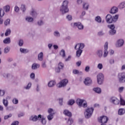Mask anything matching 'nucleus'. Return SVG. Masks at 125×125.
<instances>
[{"label":"nucleus","mask_w":125,"mask_h":125,"mask_svg":"<svg viewBox=\"0 0 125 125\" xmlns=\"http://www.w3.org/2000/svg\"><path fill=\"white\" fill-rule=\"evenodd\" d=\"M39 67H40V64L34 63L32 64L31 69L32 70H37Z\"/></svg>","instance_id":"412c9836"},{"label":"nucleus","mask_w":125,"mask_h":125,"mask_svg":"<svg viewBox=\"0 0 125 125\" xmlns=\"http://www.w3.org/2000/svg\"><path fill=\"white\" fill-rule=\"evenodd\" d=\"M42 68H43L44 69L46 68L47 66H46V63H45V62H42Z\"/></svg>","instance_id":"e2e57ef3"},{"label":"nucleus","mask_w":125,"mask_h":125,"mask_svg":"<svg viewBox=\"0 0 125 125\" xmlns=\"http://www.w3.org/2000/svg\"><path fill=\"white\" fill-rule=\"evenodd\" d=\"M66 19L68 20V21H71V20H72L73 19L72 16H71L70 15H68L66 16Z\"/></svg>","instance_id":"052dcab7"},{"label":"nucleus","mask_w":125,"mask_h":125,"mask_svg":"<svg viewBox=\"0 0 125 125\" xmlns=\"http://www.w3.org/2000/svg\"><path fill=\"white\" fill-rule=\"evenodd\" d=\"M93 111H94V109L93 107L87 108L85 109L84 115L86 119H89L92 116Z\"/></svg>","instance_id":"7ed1b4c3"},{"label":"nucleus","mask_w":125,"mask_h":125,"mask_svg":"<svg viewBox=\"0 0 125 125\" xmlns=\"http://www.w3.org/2000/svg\"><path fill=\"white\" fill-rule=\"evenodd\" d=\"M104 55H103L104 58H106L108 56V42H106L104 46Z\"/></svg>","instance_id":"9b49d317"},{"label":"nucleus","mask_w":125,"mask_h":125,"mask_svg":"<svg viewBox=\"0 0 125 125\" xmlns=\"http://www.w3.org/2000/svg\"><path fill=\"white\" fill-rule=\"evenodd\" d=\"M83 83L85 85L89 86L92 83V81L89 77H87L84 79Z\"/></svg>","instance_id":"4468645a"},{"label":"nucleus","mask_w":125,"mask_h":125,"mask_svg":"<svg viewBox=\"0 0 125 125\" xmlns=\"http://www.w3.org/2000/svg\"><path fill=\"white\" fill-rule=\"evenodd\" d=\"M56 84V83L53 81H50L48 83V86L49 87H53L54 85H55Z\"/></svg>","instance_id":"bb28decb"},{"label":"nucleus","mask_w":125,"mask_h":125,"mask_svg":"<svg viewBox=\"0 0 125 125\" xmlns=\"http://www.w3.org/2000/svg\"><path fill=\"white\" fill-rule=\"evenodd\" d=\"M120 104L123 106H125V101L124 99H121L120 100Z\"/></svg>","instance_id":"13d9d810"},{"label":"nucleus","mask_w":125,"mask_h":125,"mask_svg":"<svg viewBox=\"0 0 125 125\" xmlns=\"http://www.w3.org/2000/svg\"><path fill=\"white\" fill-rule=\"evenodd\" d=\"M20 52H21V53H23V54H26V53H29L30 51L28 49L21 48L20 49Z\"/></svg>","instance_id":"aec40b11"},{"label":"nucleus","mask_w":125,"mask_h":125,"mask_svg":"<svg viewBox=\"0 0 125 125\" xmlns=\"http://www.w3.org/2000/svg\"><path fill=\"white\" fill-rule=\"evenodd\" d=\"M53 35L55 38H60V32H59V31L58 30H56L54 32Z\"/></svg>","instance_id":"a878e982"},{"label":"nucleus","mask_w":125,"mask_h":125,"mask_svg":"<svg viewBox=\"0 0 125 125\" xmlns=\"http://www.w3.org/2000/svg\"><path fill=\"white\" fill-rule=\"evenodd\" d=\"M125 43V41L124 39H119L117 41L116 43V47H122Z\"/></svg>","instance_id":"f8f14e48"},{"label":"nucleus","mask_w":125,"mask_h":125,"mask_svg":"<svg viewBox=\"0 0 125 125\" xmlns=\"http://www.w3.org/2000/svg\"><path fill=\"white\" fill-rule=\"evenodd\" d=\"M2 103L5 108L8 106V101L7 100L3 99L2 100Z\"/></svg>","instance_id":"c756f323"},{"label":"nucleus","mask_w":125,"mask_h":125,"mask_svg":"<svg viewBox=\"0 0 125 125\" xmlns=\"http://www.w3.org/2000/svg\"><path fill=\"white\" fill-rule=\"evenodd\" d=\"M48 113L50 114H54V113H53V109L52 108H49L48 109Z\"/></svg>","instance_id":"680f3d73"},{"label":"nucleus","mask_w":125,"mask_h":125,"mask_svg":"<svg viewBox=\"0 0 125 125\" xmlns=\"http://www.w3.org/2000/svg\"><path fill=\"white\" fill-rule=\"evenodd\" d=\"M74 27H77L79 30H83V25L80 22L74 23Z\"/></svg>","instance_id":"ddd939ff"},{"label":"nucleus","mask_w":125,"mask_h":125,"mask_svg":"<svg viewBox=\"0 0 125 125\" xmlns=\"http://www.w3.org/2000/svg\"><path fill=\"white\" fill-rule=\"evenodd\" d=\"M83 53V50H81L78 49V50L76 51V57H80L82 54Z\"/></svg>","instance_id":"7c9ffc66"},{"label":"nucleus","mask_w":125,"mask_h":125,"mask_svg":"<svg viewBox=\"0 0 125 125\" xmlns=\"http://www.w3.org/2000/svg\"><path fill=\"white\" fill-rule=\"evenodd\" d=\"M97 79L98 84H102L104 82V75L102 73H99L97 76Z\"/></svg>","instance_id":"423d86ee"},{"label":"nucleus","mask_w":125,"mask_h":125,"mask_svg":"<svg viewBox=\"0 0 125 125\" xmlns=\"http://www.w3.org/2000/svg\"><path fill=\"white\" fill-rule=\"evenodd\" d=\"M109 102L114 105H119V104H120V100L115 97H110Z\"/></svg>","instance_id":"0eeeda50"},{"label":"nucleus","mask_w":125,"mask_h":125,"mask_svg":"<svg viewBox=\"0 0 125 125\" xmlns=\"http://www.w3.org/2000/svg\"><path fill=\"white\" fill-rule=\"evenodd\" d=\"M79 73H80V72L77 69H74L73 70V73L74 75H77V74H79Z\"/></svg>","instance_id":"0e129e2a"},{"label":"nucleus","mask_w":125,"mask_h":125,"mask_svg":"<svg viewBox=\"0 0 125 125\" xmlns=\"http://www.w3.org/2000/svg\"><path fill=\"white\" fill-rule=\"evenodd\" d=\"M30 15H31L32 17H34L35 18H36V17L38 16V13H37L35 9H32L30 13Z\"/></svg>","instance_id":"f3484780"},{"label":"nucleus","mask_w":125,"mask_h":125,"mask_svg":"<svg viewBox=\"0 0 125 125\" xmlns=\"http://www.w3.org/2000/svg\"><path fill=\"white\" fill-rule=\"evenodd\" d=\"M10 24V19H7L4 21V25L5 26H8V25Z\"/></svg>","instance_id":"37998d69"},{"label":"nucleus","mask_w":125,"mask_h":125,"mask_svg":"<svg viewBox=\"0 0 125 125\" xmlns=\"http://www.w3.org/2000/svg\"><path fill=\"white\" fill-rule=\"evenodd\" d=\"M5 12H8L10 10V6L6 5L4 7Z\"/></svg>","instance_id":"79ce46f5"},{"label":"nucleus","mask_w":125,"mask_h":125,"mask_svg":"<svg viewBox=\"0 0 125 125\" xmlns=\"http://www.w3.org/2000/svg\"><path fill=\"white\" fill-rule=\"evenodd\" d=\"M105 35V33L103 31V30H101L98 32V35L99 36V37H102V36H104Z\"/></svg>","instance_id":"49530a36"},{"label":"nucleus","mask_w":125,"mask_h":125,"mask_svg":"<svg viewBox=\"0 0 125 125\" xmlns=\"http://www.w3.org/2000/svg\"><path fill=\"white\" fill-rule=\"evenodd\" d=\"M58 68H59L61 70H62L64 68V63L62 62H60L58 64Z\"/></svg>","instance_id":"a19ab883"},{"label":"nucleus","mask_w":125,"mask_h":125,"mask_svg":"<svg viewBox=\"0 0 125 125\" xmlns=\"http://www.w3.org/2000/svg\"><path fill=\"white\" fill-rule=\"evenodd\" d=\"M67 83H68V80L67 79H63L58 84V87L59 88L61 87H64V86H66L67 85Z\"/></svg>","instance_id":"6e6552de"},{"label":"nucleus","mask_w":125,"mask_h":125,"mask_svg":"<svg viewBox=\"0 0 125 125\" xmlns=\"http://www.w3.org/2000/svg\"><path fill=\"white\" fill-rule=\"evenodd\" d=\"M31 87H32V83L29 82L26 86H25L23 87V88L24 89H26V90H28L30 89V88H31Z\"/></svg>","instance_id":"2f4dec72"},{"label":"nucleus","mask_w":125,"mask_h":125,"mask_svg":"<svg viewBox=\"0 0 125 125\" xmlns=\"http://www.w3.org/2000/svg\"><path fill=\"white\" fill-rule=\"evenodd\" d=\"M118 115H119V116H123V115H125V108H120L118 110Z\"/></svg>","instance_id":"4be33fe9"},{"label":"nucleus","mask_w":125,"mask_h":125,"mask_svg":"<svg viewBox=\"0 0 125 125\" xmlns=\"http://www.w3.org/2000/svg\"><path fill=\"white\" fill-rule=\"evenodd\" d=\"M118 10V9L117 8V7L114 6L111 8V9L109 11V13H110L111 14H115V13H117Z\"/></svg>","instance_id":"dca6fc26"},{"label":"nucleus","mask_w":125,"mask_h":125,"mask_svg":"<svg viewBox=\"0 0 125 125\" xmlns=\"http://www.w3.org/2000/svg\"><path fill=\"white\" fill-rule=\"evenodd\" d=\"M4 94H5V91H4V90H2L0 89V97H2V96H4Z\"/></svg>","instance_id":"ea45409f"},{"label":"nucleus","mask_w":125,"mask_h":125,"mask_svg":"<svg viewBox=\"0 0 125 125\" xmlns=\"http://www.w3.org/2000/svg\"><path fill=\"white\" fill-rule=\"evenodd\" d=\"M84 102V100L81 99H77L76 101V103L78 105L79 107H81L83 106V103Z\"/></svg>","instance_id":"2eb2a0df"},{"label":"nucleus","mask_w":125,"mask_h":125,"mask_svg":"<svg viewBox=\"0 0 125 125\" xmlns=\"http://www.w3.org/2000/svg\"><path fill=\"white\" fill-rule=\"evenodd\" d=\"M12 102L13 103V104H18L19 101H18V99H16V98H14L12 100Z\"/></svg>","instance_id":"864d4df0"},{"label":"nucleus","mask_w":125,"mask_h":125,"mask_svg":"<svg viewBox=\"0 0 125 125\" xmlns=\"http://www.w3.org/2000/svg\"><path fill=\"white\" fill-rule=\"evenodd\" d=\"M115 63V60L114 59H111L109 60V63L112 64Z\"/></svg>","instance_id":"69168bd1"},{"label":"nucleus","mask_w":125,"mask_h":125,"mask_svg":"<svg viewBox=\"0 0 125 125\" xmlns=\"http://www.w3.org/2000/svg\"><path fill=\"white\" fill-rule=\"evenodd\" d=\"M4 15V11L2 8H0V17H2Z\"/></svg>","instance_id":"c03bdc74"},{"label":"nucleus","mask_w":125,"mask_h":125,"mask_svg":"<svg viewBox=\"0 0 125 125\" xmlns=\"http://www.w3.org/2000/svg\"><path fill=\"white\" fill-rule=\"evenodd\" d=\"M25 21L27 22H33L34 21V19H33V18L31 17H26L25 18Z\"/></svg>","instance_id":"72a5a7b5"},{"label":"nucleus","mask_w":125,"mask_h":125,"mask_svg":"<svg viewBox=\"0 0 125 125\" xmlns=\"http://www.w3.org/2000/svg\"><path fill=\"white\" fill-rule=\"evenodd\" d=\"M6 109L7 111H12V110H13V106H7L6 107Z\"/></svg>","instance_id":"6e6d98bb"},{"label":"nucleus","mask_w":125,"mask_h":125,"mask_svg":"<svg viewBox=\"0 0 125 125\" xmlns=\"http://www.w3.org/2000/svg\"><path fill=\"white\" fill-rule=\"evenodd\" d=\"M37 24L38 26H42L44 24V22L42 20H40L37 22Z\"/></svg>","instance_id":"a18cd8bd"},{"label":"nucleus","mask_w":125,"mask_h":125,"mask_svg":"<svg viewBox=\"0 0 125 125\" xmlns=\"http://www.w3.org/2000/svg\"><path fill=\"white\" fill-rule=\"evenodd\" d=\"M88 6H89V5L87 3H84L83 4V8L84 9H86V10H88Z\"/></svg>","instance_id":"58836bf2"},{"label":"nucleus","mask_w":125,"mask_h":125,"mask_svg":"<svg viewBox=\"0 0 125 125\" xmlns=\"http://www.w3.org/2000/svg\"><path fill=\"white\" fill-rule=\"evenodd\" d=\"M89 70H90V67L89 66L87 65L86 66H85V71L86 72H89Z\"/></svg>","instance_id":"bf43d9fd"},{"label":"nucleus","mask_w":125,"mask_h":125,"mask_svg":"<svg viewBox=\"0 0 125 125\" xmlns=\"http://www.w3.org/2000/svg\"><path fill=\"white\" fill-rule=\"evenodd\" d=\"M10 51V47L7 46L5 47L4 49V53L6 54L7 53H8Z\"/></svg>","instance_id":"e433bc0d"},{"label":"nucleus","mask_w":125,"mask_h":125,"mask_svg":"<svg viewBox=\"0 0 125 125\" xmlns=\"http://www.w3.org/2000/svg\"><path fill=\"white\" fill-rule=\"evenodd\" d=\"M61 68H59V67H57V68H56V69H55V72H56V73H60V71H61Z\"/></svg>","instance_id":"774afa93"},{"label":"nucleus","mask_w":125,"mask_h":125,"mask_svg":"<svg viewBox=\"0 0 125 125\" xmlns=\"http://www.w3.org/2000/svg\"><path fill=\"white\" fill-rule=\"evenodd\" d=\"M68 4H69V1L64 0L62 2V5L60 7V11L62 14H66L69 12V8H68Z\"/></svg>","instance_id":"f257e3e1"},{"label":"nucleus","mask_w":125,"mask_h":125,"mask_svg":"<svg viewBox=\"0 0 125 125\" xmlns=\"http://www.w3.org/2000/svg\"><path fill=\"white\" fill-rule=\"evenodd\" d=\"M67 104L70 106H72V105H74V104H75V100L73 99L69 100L67 102Z\"/></svg>","instance_id":"c9c22d12"},{"label":"nucleus","mask_w":125,"mask_h":125,"mask_svg":"<svg viewBox=\"0 0 125 125\" xmlns=\"http://www.w3.org/2000/svg\"><path fill=\"white\" fill-rule=\"evenodd\" d=\"M53 115H54V113L53 114H50L47 116V119L48 121H52L54 118Z\"/></svg>","instance_id":"4c0bfd02"},{"label":"nucleus","mask_w":125,"mask_h":125,"mask_svg":"<svg viewBox=\"0 0 125 125\" xmlns=\"http://www.w3.org/2000/svg\"><path fill=\"white\" fill-rule=\"evenodd\" d=\"M10 33H11V30H10V29H7L6 32L5 33V36H6V37H7L8 35H10Z\"/></svg>","instance_id":"de8ad7c7"},{"label":"nucleus","mask_w":125,"mask_h":125,"mask_svg":"<svg viewBox=\"0 0 125 125\" xmlns=\"http://www.w3.org/2000/svg\"><path fill=\"white\" fill-rule=\"evenodd\" d=\"M93 90L95 91V92H96V93H98L99 94H100V93H101V88L99 87L94 88L93 89Z\"/></svg>","instance_id":"cd10ccee"},{"label":"nucleus","mask_w":125,"mask_h":125,"mask_svg":"<svg viewBox=\"0 0 125 125\" xmlns=\"http://www.w3.org/2000/svg\"><path fill=\"white\" fill-rule=\"evenodd\" d=\"M109 119L108 117L105 116H101L98 118L99 123H101L102 125H106L108 122Z\"/></svg>","instance_id":"39448f33"},{"label":"nucleus","mask_w":125,"mask_h":125,"mask_svg":"<svg viewBox=\"0 0 125 125\" xmlns=\"http://www.w3.org/2000/svg\"><path fill=\"white\" fill-rule=\"evenodd\" d=\"M38 58L39 61H42V60H43V53L42 52L39 53L38 56Z\"/></svg>","instance_id":"b1692460"},{"label":"nucleus","mask_w":125,"mask_h":125,"mask_svg":"<svg viewBox=\"0 0 125 125\" xmlns=\"http://www.w3.org/2000/svg\"><path fill=\"white\" fill-rule=\"evenodd\" d=\"M95 21H96V22H97V23H99V24H100V23L102 22V19L100 16H97L95 17Z\"/></svg>","instance_id":"393cba45"},{"label":"nucleus","mask_w":125,"mask_h":125,"mask_svg":"<svg viewBox=\"0 0 125 125\" xmlns=\"http://www.w3.org/2000/svg\"><path fill=\"white\" fill-rule=\"evenodd\" d=\"M23 44H24V41L22 39H20L19 42V46H22Z\"/></svg>","instance_id":"8fccbe9b"},{"label":"nucleus","mask_w":125,"mask_h":125,"mask_svg":"<svg viewBox=\"0 0 125 125\" xmlns=\"http://www.w3.org/2000/svg\"><path fill=\"white\" fill-rule=\"evenodd\" d=\"M22 13H25L26 10H27V6L24 4H22L20 7Z\"/></svg>","instance_id":"a211bd4d"},{"label":"nucleus","mask_w":125,"mask_h":125,"mask_svg":"<svg viewBox=\"0 0 125 125\" xmlns=\"http://www.w3.org/2000/svg\"><path fill=\"white\" fill-rule=\"evenodd\" d=\"M97 55L99 58H102L103 56V51L102 50H98L97 51Z\"/></svg>","instance_id":"5701e85b"},{"label":"nucleus","mask_w":125,"mask_h":125,"mask_svg":"<svg viewBox=\"0 0 125 125\" xmlns=\"http://www.w3.org/2000/svg\"><path fill=\"white\" fill-rule=\"evenodd\" d=\"M63 114H64V115H65V116H67L69 117H71V116H72V113H71L70 111L67 109H64L63 110Z\"/></svg>","instance_id":"6ab92c4d"},{"label":"nucleus","mask_w":125,"mask_h":125,"mask_svg":"<svg viewBox=\"0 0 125 125\" xmlns=\"http://www.w3.org/2000/svg\"><path fill=\"white\" fill-rule=\"evenodd\" d=\"M25 116V113L23 112H20L18 114V118H21V117H24Z\"/></svg>","instance_id":"09e8293b"},{"label":"nucleus","mask_w":125,"mask_h":125,"mask_svg":"<svg viewBox=\"0 0 125 125\" xmlns=\"http://www.w3.org/2000/svg\"><path fill=\"white\" fill-rule=\"evenodd\" d=\"M119 19V15H115V16H112L110 14H107L105 17V20L108 24H111L113 22H116Z\"/></svg>","instance_id":"f03ea898"},{"label":"nucleus","mask_w":125,"mask_h":125,"mask_svg":"<svg viewBox=\"0 0 125 125\" xmlns=\"http://www.w3.org/2000/svg\"><path fill=\"white\" fill-rule=\"evenodd\" d=\"M12 117V114H9L8 115H5L4 116V120H7V119H9V118H11Z\"/></svg>","instance_id":"603ef678"},{"label":"nucleus","mask_w":125,"mask_h":125,"mask_svg":"<svg viewBox=\"0 0 125 125\" xmlns=\"http://www.w3.org/2000/svg\"><path fill=\"white\" fill-rule=\"evenodd\" d=\"M97 68L99 70H102L103 69V64H102V63L98 64Z\"/></svg>","instance_id":"3c124183"},{"label":"nucleus","mask_w":125,"mask_h":125,"mask_svg":"<svg viewBox=\"0 0 125 125\" xmlns=\"http://www.w3.org/2000/svg\"><path fill=\"white\" fill-rule=\"evenodd\" d=\"M118 79L120 83H125V73L122 72L119 73Z\"/></svg>","instance_id":"9d476101"},{"label":"nucleus","mask_w":125,"mask_h":125,"mask_svg":"<svg viewBox=\"0 0 125 125\" xmlns=\"http://www.w3.org/2000/svg\"><path fill=\"white\" fill-rule=\"evenodd\" d=\"M42 119V115L41 114L37 115H32L29 117V121L31 122H37L38 120H41Z\"/></svg>","instance_id":"1a4fd4ad"},{"label":"nucleus","mask_w":125,"mask_h":125,"mask_svg":"<svg viewBox=\"0 0 125 125\" xmlns=\"http://www.w3.org/2000/svg\"><path fill=\"white\" fill-rule=\"evenodd\" d=\"M19 125V122L18 121H15L13 122L11 124V125Z\"/></svg>","instance_id":"338daca9"},{"label":"nucleus","mask_w":125,"mask_h":125,"mask_svg":"<svg viewBox=\"0 0 125 125\" xmlns=\"http://www.w3.org/2000/svg\"><path fill=\"white\" fill-rule=\"evenodd\" d=\"M41 123L42 124V125H46V120H45V118H41Z\"/></svg>","instance_id":"5fc2aeb1"},{"label":"nucleus","mask_w":125,"mask_h":125,"mask_svg":"<svg viewBox=\"0 0 125 125\" xmlns=\"http://www.w3.org/2000/svg\"><path fill=\"white\" fill-rule=\"evenodd\" d=\"M78 45H79V47L78 48V49H83V48H84V46H85V45L83 43H78Z\"/></svg>","instance_id":"f704fd0d"},{"label":"nucleus","mask_w":125,"mask_h":125,"mask_svg":"<svg viewBox=\"0 0 125 125\" xmlns=\"http://www.w3.org/2000/svg\"><path fill=\"white\" fill-rule=\"evenodd\" d=\"M107 27L109 28L110 30L108 32V34L109 36H114L117 34V31L115 29V25L114 24H110L107 25Z\"/></svg>","instance_id":"20e7f679"},{"label":"nucleus","mask_w":125,"mask_h":125,"mask_svg":"<svg viewBox=\"0 0 125 125\" xmlns=\"http://www.w3.org/2000/svg\"><path fill=\"white\" fill-rule=\"evenodd\" d=\"M19 10H20V8L18 6H15L14 7V11L15 12H19Z\"/></svg>","instance_id":"4d7b16f0"},{"label":"nucleus","mask_w":125,"mask_h":125,"mask_svg":"<svg viewBox=\"0 0 125 125\" xmlns=\"http://www.w3.org/2000/svg\"><path fill=\"white\" fill-rule=\"evenodd\" d=\"M11 42V41H10V38H6L3 40V43L5 44H8L10 43Z\"/></svg>","instance_id":"473e14b6"},{"label":"nucleus","mask_w":125,"mask_h":125,"mask_svg":"<svg viewBox=\"0 0 125 125\" xmlns=\"http://www.w3.org/2000/svg\"><path fill=\"white\" fill-rule=\"evenodd\" d=\"M60 55L62 57V58H65L66 57V53H65V50L64 49H62L60 53Z\"/></svg>","instance_id":"c85d7f7f"}]
</instances>
